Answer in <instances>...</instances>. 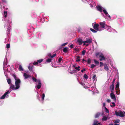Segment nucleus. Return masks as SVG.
Segmentation results:
<instances>
[{"mask_svg": "<svg viewBox=\"0 0 125 125\" xmlns=\"http://www.w3.org/2000/svg\"><path fill=\"white\" fill-rule=\"evenodd\" d=\"M92 25L94 29L98 31H100L104 29H106L109 32H114L115 31L110 26L107 25L105 21L100 22L99 24L93 23Z\"/></svg>", "mask_w": 125, "mask_h": 125, "instance_id": "f257e3e1", "label": "nucleus"}, {"mask_svg": "<svg viewBox=\"0 0 125 125\" xmlns=\"http://www.w3.org/2000/svg\"><path fill=\"white\" fill-rule=\"evenodd\" d=\"M2 21H5L4 27L5 28L7 29L6 33L7 34H8L10 33V30L11 29L10 25L12 22L11 17L8 14L6 11H4V12Z\"/></svg>", "mask_w": 125, "mask_h": 125, "instance_id": "f03ea898", "label": "nucleus"}, {"mask_svg": "<svg viewBox=\"0 0 125 125\" xmlns=\"http://www.w3.org/2000/svg\"><path fill=\"white\" fill-rule=\"evenodd\" d=\"M43 61L42 59H40L38 60L37 62H34L33 63H30L29 65L28 66V68L29 70H32L33 69V68L34 67V65H37L38 66H41V64L40 63Z\"/></svg>", "mask_w": 125, "mask_h": 125, "instance_id": "7ed1b4c3", "label": "nucleus"}, {"mask_svg": "<svg viewBox=\"0 0 125 125\" xmlns=\"http://www.w3.org/2000/svg\"><path fill=\"white\" fill-rule=\"evenodd\" d=\"M12 75L14 77L15 80V86L13 85V89L12 90H16L18 89L20 87V84L21 83L20 80L16 77L15 74H12Z\"/></svg>", "mask_w": 125, "mask_h": 125, "instance_id": "20e7f679", "label": "nucleus"}, {"mask_svg": "<svg viewBox=\"0 0 125 125\" xmlns=\"http://www.w3.org/2000/svg\"><path fill=\"white\" fill-rule=\"evenodd\" d=\"M11 90H6L4 94L0 97V99H3L5 98H8L9 97L8 94H9Z\"/></svg>", "mask_w": 125, "mask_h": 125, "instance_id": "39448f33", "label": "nucleus"}, {"mask_svg": "<svg viewBox=\"0 0 125 125\" xmlns=\"http://www.w3.org/2000/svg\"><path fill=\"white\" fill-rule=\"evenodd\" d=\"M7 61L6 57L4 59L3 62V69L4 70H8V68L9 67V65L7 66Z\"/></svg>", "mask_w": 125, "mask_h": 125, "instance_id": "423d86ee", "label": "nucleus"}, {"mask_svg": "<svg viewBox=\"0 0 125 125\" xmlns=\"http://www.w3.org/2000/svg\"><path fill=\"white\" fill-rule=\"evenodd\" d=\"M115 115L117 116L123 117L125 116V112L122 111H116L115 112Z\"/></svg>", "mask_w": 125, "mask_h": 125, "instance_id": "0eeeda50", "label": "nucleus"}, {"mask_svg": "<svg viewBox=\"0 0 125 125\" xmlns=\"http://www.w3.org/2000/svg\"><path fill=\"white\" fill-rule=\"evenodd\" d=\"M82 1L85 3H86V2H88L89 4L90 2H91V3H90L89 4L90 5V7L91 8L93 7V6H94L95 5V4L94 2L92 0H90L88 2V0H82Z\"/></svg>", "mask_w": 125, "mask_h": 125, "instance_id": "6e6552de", "label": "nucleus"}, {"mask_svg": "<svg viewBox=\"0 0 125 125\" xmlns=\"http://www.w3.org/2000/svg\"><path fill=\"white\" fill-rule=\"evenodd\" d=\"M37 98L42 103L44 100V98L45 96V95L44 93H43L41 96V99L40 98L39 96V95L38 94V92H37Z\"/></svg>", "mask_w": 125, "mask_h": 125, "instance_id": "1a4fd4ad", "label": "nucleus"}, {"mask_svg": "<svg viewBox=\"0 0 125 125\" xmlns=\"http://www.w3.org/2000/svg\"><path fill=\"white\" fill-rule=\"evenodd\" d=\"M42 85L40 79H38L37 82V84L35 86V88L37 89H40Z\"/></svg>", "mask_w": 125, "mask_h": 125, "instance_id": "9d476101", "label": "nucleus"}, {"mask_svg": "<svg viewBox=\"0 0 125 125\" xmlns=\"http://www.w3.org/2000/svg\"><path fill=\"white\" fill-rule=\"evenodd\" d=\"M7 82L10 86V90H12V89H13V84L11 83V81L10 79L9 78L7 80Z\"/></svg>", "mask_w": 125, "mask_h": 125, "instance_id": "9b49d317", "label": "nucleus"}, {"mask_svg": "<svg viewBox=\"0 0 125 125\" xmlns=\"http://www.w3.org/2000/svg\"><path fill=\"white\" fill-rule=\"evenodd\" d=\"M92 40L90 39H87L86 41H83V45L88 46L89 44L92 42Z\"/></svg>", "mask_w": 125, "mask_h": 125, "instance_id": "f8f14e48", "label": "nucleus"}, {"mask_svg": "<svg viewBox=\"0 0 125 125\" xmlns=\"http://www.w3.org/2000/svg\"><path fill=\"white\" fill-rule=\"evenodd\" d=\"M99 58L100 61H102L103 60H105V58L104 57L103 54L102 53H100L99 55Z\"/></svg>", "mask_w": 125, "mask_h": 125, "instance_id": "ddd939ff", "label": "nucleus"}, {"mask_svg": "<svg viewBox=\"0 0 125 125\" xmlns=\"http://www.w3.org/2000/svg\"><path fill=\"white\" fill-rule=\"evenodd\" d=\"M96 7L97 10L101 12L103 10V9L104 8L102 7L100 5H98L96 6Z\"/></svg>", "mask_w": 125, "mask_h": 125, "instance_id": "4468645a", "label": "nucleus"}, {"mask_svg": "<svg viewBox=\"0 0 125 125\" xmlns=\"http://www.w3.org/2000/svg\"><path fill=\"white\" fill-rule=\"evenodd\" d=\"M110 97L111 98L113 99V100L115 102L116 101V99L115 95L114 93H111L110 94Z\"/></svg>", "mask_w": 125, "mask_h": 125, "instance_id": "2eb2a0df", "label": "nucleus"}, {"mask_svg": "<svg viewBox=\"0 0 125 125\" xmlns=\"http://www.w3.org/2000/svg\"><path fill=\"white\" fill-rule=\"evenodd\" d=\"M83 42L82 39L79 38L77 39L76 42L79 45H81L83 43Z\"/></svg>", "mask_w": 125, "mask_h": 125, "instance_id": "dca6fc26", "label": "nucleus"}, {"mask_svg": "<svg viewBox=\"0 0 125 125\" xmlns=\"http://www.w3.org/2000/svg\"><path fill=\"white\" fill-rule=\"evenodd\" d=\"M23 76L24 77L25 79H27L31 77V75L27 74L26 73H24L23 75Z\"/></svg>", "mask_w": 125, "mask_h": 125, "instance_id": "f3484780", "label": "nucleus"}, {"mask_svg": "<svg viewBox=\"0 0 125 125\" xmlns=\"http://www.w3.org/2000/svg\"><path fill=\"white\" fill-rule=\"evenodd\" d=\"M103 16L105 19L107 20H110L111 19V17L109 15H104L103 14H102Z\"/></svg>", "mask_w": 125, "mask_h": 125, "instance_id": "a211bd4d", "label": "nucleus"}, {"mask_svg": "<svg viewBox=\"0 0 125 125\" xmlns=\"http://www.w3.org/2000/svg\"><path fill=\"white\" fill-rule=\"evenodd\" d=\"M109 118L107 116H103V118L102 119V120L103 121H105L109 119Z\"/></svg>", "mask_w": 125, "mask_h": 125, "instance_id": "6ab92c4d", "label": "nucleus"}, {"mask_svg": "<svg viewBox=\"0 0 125 125\" xmlns=\"http://www.w3.org/2000/svg\"><path fill=\"white\" fill-rule=\"evenodd\" d=\"M68 44L67 42L65 43H64L62 44L61 45L59 46V49H61L63 47L65 46L66 45Z\"/></svg>", "mask_w": 125, "mask_h": 125, "instance_id": "aec40b11", "label": "nucleus"}, {"mask_svg": "<svg viewBox=\"0 0 125 125\" xmlns=\"http://www.w3.org/2000/svg\"><path fill=\"white\" fill-rule=\"evenodd\" d=\"M114 85H111L110 86V89L111 93H114Z\"/></svg>", "mask_w": 125, "mask_h": 125, "instance_id": "412c9836", "label": "nucleus"}, {"mask_svg": "<svg viewBox=\"0 0 125 125\" xmlns=\"http://www.w3.org/2000/svg\"><path fill=\"white\" fill-rule=\"evenodd\" d=\"M104 69L105 70H109V68L107 66V64L106 63H104Z\"/></svg>", "mask_w": 125, "mask_h": 125, "instance_id": "4be33fe9", "label": "nucleus"}, {"mask_svg": "<svg viewBox=\"0 0 125 125\" xmlns=\"http://www.w3.org/2000/svg\"><path fill=\"white\" fill-rule=\"evenodd\" d=\"M96 77V75L95 74L94 75L92 79L94 82L95 83L97 80V79Z\"/></svg>", "mask_w": 125, "mask_h": 125, "instance_id": "5701e85b", "label": "nucleus"}, {"mask_svg": "<svg viewBox=\"0 0 125 125\" xmlns=\"http://www.w3.org/2000/svg\"><path fill=\"white\" fill-rule=\"evenodd\" d=\"M100 123L98 122L96 120H94V122L93 125H97L98 124H99Z\"/></svg>", "mask_w": 125, "mask_h": 125, "instance_id": "b1692460", "label": "nucleus"}, {"mask_svg": "<svg viewBox=\"0 0 125 125\" xmlns=\"http://www.w3.org/2000/svg\"><path fill=\"white\" fill-rule=\"evenodd\" d=\"M3 3H1L0 2V6L1 9V11H2L3 12V11L5 10L4 9V7L3 6V7H2V5H1V4H2Z\"/></svg>", "mask_w": 125, "mask_h": 125, "instance_id": "393cba45", "label": "nucleus"}, {"mask_svg": "<svg viewBox=\"0 0 125 125\" xmlns=\"http://www.w3.org/2000/svg\"><path fill=\"white\" fill-rule=\"evenodd\" d=\"M117 83L116 85L115 88L116 89H118H118H119V82H117Z\"/></svg>", "mask_w": 125, "mask_h": 125, "instance_id": "a878e982", "label": "nucleus"}, {"mask_svg": "<svg viewBox=\"0 0 125 125\" xmlns=\"http://www.w3.org/2000/svg\"><path fill=\"white\" fill-rule=\"evenodd\" d=\"M42 33L41 32H38L37 33L38 37L39 38H41L42 35Z\"/></svg>", "mask_w": 125, "mask_h": 125, "instance_id": "bb28decb", "label": "nucleus"}, {"mask_svg": "<svg viewBox=\"0 0 125 125\" xmlns=\"http://www.w3.org/2000/svg\"><path fill=\"white\" fill-rule=\"evenodd\" d=\"M102 11L104 12L105 15H108V14L105 8L103 9V10Z\"/></svg>", "mask_w": 125, "mask_h": 125, "instance_id": "cd10ccee", "label": "nucleus"}, {"mask_svg": "<svg viewBox=\"0 0 125 125\" xmlns=\"http://www.w3.org/2000/svg\"><path fill=\"white\" fill-rule=\"evenodd\" d=\"M68 47H65L63 49V51L65 53H66L68 51Z\"/></svg>", "mask_w": 125, "mask_h": 125, "instance_id": "c85d7f7f", "label": "nucleus"}, {"mask_svg": "<svg viewBox=\"0 0 125 125\" xmlns=\"http://www.w3.org/2000/svg\"><path fill=\"white\" fill-rule=\"evenodd\" d=\"M112 104V105L111 104V103L110 104V106L111 107H115V103L114 102H112L111 103Z\"/></svg>", "mask_w": 125, "mask_h": 125, "instance_id": "c756f323", "label": "nucleus"}, {"mask_svg": "<svg viewBox=\"0 0 125 125\" xmlns=\"http://www.w3.org/2000/svg\"><path fill=\"white\" fill-rule=\"evenodd\" d=\"M100 113H97L95 115V118H97L100 115Z\"/></svg>", "mask_w": 125, "mask_h": 125, "instance_id": "7c9ffc66", "label": "nucleus"}, {"mask_svg": "<svg viewBox=\"0 0 125 125\" xmlns=\"http://www.w3.org/2000/svg\"><path fill=\"white\" fill-rule=\"evenodd\" d=\"M94 61L96 65H99V63L98 61L96 60H94Z\"/></svg>", "mask_w": 125, "mask_h": 125, "instance_id": "2f4dec72", "label": "nucleus"}, {"mask_svg": "<svg viewBox=\"0 0 125 125\" xmlns=\"http://www.w3.org/2000/svg\"><path fill=\"white\" fill-rule=\"evenodd\" d=\"M62 60V58L61 57H59L58 58V63H60L61 61Z\"/></svg>", "mask_w": 125, "mask_h": 125, "instance_id": "473e14b6", "label": "nucleus"}, {"mask_svg": "<svg viewBox=\"0 0 125 125\" xmlns=\"http://www.w3.org/2000/svg\"><path fill=\"white\" fill-rule=\"evenodd\" d=\"M90 30L93 33H96L97 32V30H95L92 28H90Z\"/></svg>", "mask_w": 125, "mask_h": 125, "instance_id": "72a5a7b5", "label": "nucleus"}, {"mask_svg": "<svg viewBox=\"0 0 125 125\" xmlns=\"http://www.w3.org/2000/svg\"><path fill=\"white\" fill-rule=\"evenodd\" d=\"M119 89H118H118H116V93L117 95H119L120 94V90H119Z\"/></svg>", "mask_w": 125, "mask_h": 125, "instance_id": "f704fd0d", "label": "nucleus"}, {"mask_svg": "<svg viewBox=\"0 0 125 125\" xmlns=\"http://www.w3.org/2000/svg\"><path fill=\"white\" fill-rule=\"evenodd\" d=\"M52 60V59L51 58H48V59L46 61V62H51Z\"/></svg>", "mask_w": 125, "mask_h": 125, "instance_id": "c9c22d12", "label": "nucleus"}, {"mask_svg": "<svg viewBox=\"0 0 125 125\" xmlns=\"http://www.w3.org/2000/svg\"><path fill=\"white\" fill-rule=\"evenodd\" d=\"M71 72H69L68 73L71 74H74L77 71H71Z\"/></svg>", "mask_w": 125, "mask_h": 125, "instance_id": "e433bc0d", "label": "nucleus"}, {"mask_svg": "<svg viewBox=\"0 0 125 125\" xmlns=\"http://www.w3.org/2000/svg\"><path fill=\"white\" fill-rule=\"evenodd\" d=\"M104 109L105 110V112L107 113H109V111L107 108L105 107H104Z\"/></svg>", "mask_w": 125, "mask_h": 125, "instance_id": "4c0bfd02", "label": "nucleus"}, {"mask_svg": "<svg viewBox=\"0 0 125 125\" xmlns=\"http://www.w3.org/2000/svg\"><path fill=\"white\" fill-rule=\"evenodd\" d=\"M19 70H23V68L21 65L19 66Z\"/></svg>", "mask_w": 125, "mask_h": 125, "instance_id": "58836bf2", "label": "nucleus"}, {"mask_svg": "<svg viewBox=\"0 0 125 125\" xmlns=\"http://www.w3.org/2000/svg\"><path fill=\"white\" fill-rule=\"evenodd\" d=\"M120 120L119 119H117L114 122L115 124H117V123H118L120 122Z\"/></svg>", "mask_w": 125, "mask_h": 125, "instance_id": "ea45409f", "label": "nucleus"}, {"mask_svg": "<svg viewBox=\"0 0 125 125\" xmlns=\"http://www.w3.org/2000/svg\"><path fill=\"white\" fill-rule=\"evenodd\" d=\"M80 67L79 66H78L77 67H76L75 68V69H76V70H80Z\"/></svg>", "mask_w": 125, "mask_h": 125, "instance_id": "a19ab883", "label": "nucleus"}, {"mask_svg": "<svg viewBox=\"0 0 125 125\" xmlns=\"http://www.w3.org/2000/svg\"><path fill=\"white\" fill-rule=\"evenodd\" d=\"M32 79L33 80V81L35 82H37V80L34 77H32Z\"/></svg>", "mask_w": 125, "mask_h": 125, "instance_id": "79ce46f5", "label": "nucleus"}, {"mask_svg": "<svg viewBox=\"0 0 125 125\" xmlns=\"http://www.w3.org/2000/svg\"><path fill=\"white\" fill-rule=\"evenodd\" d=\"M83 77L84 78H85L86 80H87L88 78V77L87 75L86 74H85L83 75Z\"/></svg>", "mask_w": 125, "mask_h": 125, "instance_id": "37998d69", "label": "nucleus"}, {"mask_svg": "<svg viewBox=\"0 0 125 125\" xmlns=\"http://www.w3.org/2000/svg\"><path fill=\"white\" fill-rule=\"evenodd\" d=\"M87 62L89 64H90L91 62V60L90 58L88 59L87 60Z\"/></svg>", "mask_w": 125, "mask_h": 125, "instance_id": "c03bdc74", "label": "nucleus"}, {"mask_svg": "<svg viewBox=\"0 0 125 125\" xmlns=\"http://www.w3.org/2000/svg\"><path fill=\"white\" fill-rule=\"evenodd\" d=\"M100 66L101 67H102L103 66H104L103 63L102 62H100Z\"/></svg>", "mask_w": 125, "mask_h": 125, "instance_id": "a18cd8bd", "label": "nucleus"}, {"mask_svg": "<svg viewBox=\"0 0 125 125\" xmlns=\"http://www.w3.org/2000/svg\"><path fill=\"white\" fill-rule=\"evenodd\" d=\"M85 52L86 51L85 50L83 51L82 52V55L83 56L85 54Z\"/></svg>", "mask_w": 125, "mask_h": 125, "instance_id": "49530a36", "label": "nucleus"}, {"mask_svg": "<svg viewBox=\"0 0 125 125\" xmlns=\"http://www.w3.org/2000/svg\"><path fill=\"white\" fill-rule=\"evenodd\" d=\"M10 68V70H13L14 69V67L13 66H11Z\"/></svg>", "mask_w": 125, "mask_h": 125, "instance_id": "de8ad7c7", "label": "nucleus"}, {"mask_svg": "<svg viewBox=\"0 0 125 125\" xmlns=\"http://www.w3.org/2000/svg\"><path fill=\"white\" fill-rule=\"evenodd\" d=\"M10 47V45L9 44H6V48H9Z\"/></svg>", "mask_w": 125, "mask_h": 125, "instance_id": "09e8293b", "label": "nucleus"}, {"mask_svg": "<svg viewBox=\"0 0 125 125\" xmlns=\"http://www.w3.org/2000/svg\"><path fill=\"white\" fill-rule=\"evenodd\" d=\"M112 67L115 70H117V68L115 66L113 65L112 66Z\"/></svg>", "mask_w": 125, "mask_h": 125, "instance_id": "8fccbe9b", "label": "nucleus"}, {"mask_svg": "<svg viewBox=\"0 0 125 125\" xmlns=\"http://www.w3.org/2000/svg\"><path fill=\"white\" fill-rule=\"evenodd\" d=\"M2 2L5 3H7V1L6 0H1Z\"/></svg>", "mask_w": 125, "mask_h": 125, "instance_id": "3c124183", "label": "nucleus"}, {"mask_svg": "<svg viewBox=\"0 0 125 125\" xmlns=\"http://www.w3.org/2000/svg\"><path fill=\"white\" fill-rule=\"evenodd\" d=\"M56 55V54H54L50 56V57H51L52 58H53L54 57H55V56Z\"/></svg>", "mask_w": 125, "mask_h": 125, "instance_id": "603ef678", "label": "nucleus"}, {"mask_svg": "<svg viewBox=\"0 0 125 125\" xmlns=\"http://www.w3.org/2000/svg\"><path fill=\"white\" fill-rule=\"evenodd\" d=\"M95 66V65L94 64H92L91 66V68H93Z\"/></svg>", "mask_w": 125, "mask_h": 125, "instance_id": "864d4df0", "label": "nucleus"}, {"mask_svg": "<svg viewBox=\"0 0 125 125\" xmlns=\"http://www.w3.org/2000/svg\"><path fill=\"white\" fill-rule=\"evenodd\" d=\"M81 30V29L80 27H79L78 28V32H79Z\"/></svg>", "mask_w": 125, "mask_h": 125, "instance_id": "5fc2aeb1", "label": "nucleus"}, {"mask_svg": "<svg viewBox=\"0 0 125 125\" xmlns=\"http://www.w3.org/2000/svg\"><path fill=\"white\" fill-rule=\"evenodd\" d=\"M111 100L110 99H108L106 100V101L108 103H110L111 102Z\"/></svg>", "mask_w": 125, "mask_h": 125, "instance_id": "6e6d98bb", "label": "nucleus"}, {"mask_svg": "<svg viewBox=\"0 0 125 125\" xmlns=\"http://www.w3.org/2000/svg\"><path fill=\"white\" fill-rule=\"evenodd\" d=\"M115 79H114L113 80V81L112 82V84L111 85H114V82H115Z\"/></svg>", "mask_w": 125, "mask_h": 125, "instance_id": "4d7b16f0", "label": "nucleus"}, {"mask_svg": "<svg viewBox=\"0 0 125 125\" xmlns=\"http://www.w3.org/2000/svg\"><path fill=\"white\" fill-rule=\"evenodd\" d=\"M70 47L71 48H73V44H71L70 46Z\"/></svg>", "mask_w": 125, "mask_h": 125, "instance_id": "13d9d810", "label": "nucleus"}, {"mask_svg": "<svg viewBox=\"0 0 125 125\" xmlns=\"http://www.w3.org/2000/svg\"><path fill=\"white\" fill-rule=\"evenodd\" d=\"M103 106L104 107H105V103H103Z\"/></svg>", "mask_w": 125, "mask_h": 125, "instance_id": "bf43d9fd", "label": "nucleus"}, {"mask_svg": "<svg viewBox=\"0 0 125 125\" xmlns=\"http://www.w3.org/2000/svg\"><path fill=\"white\" fill-rule=\"evenodd\" d=\"M73 67L74 68H75V67H76V66H75V65H73Z\"/></svg>", "mask_w": 125, "mask_h": 125, "instance_id": "052dcab7", "label": "nucleus"}, {"mask_svg": "<svg viewBox=\"0 0 125 125\" xmlns=\"http://www.w3.org/2000/svg\"><path fill=\"white\" fill-rule=\"evenodd\" d=\"M99 55V53H97L96 54V56H97L98 55Z\"/></svg>", "mask_w": 125, "mask_h": 125, "instance_id": "680f3d73", "label": "nucleus"}, {"mask_svg": "<svg viewBox=\"0 0 125 125\" xmlns=\"http://www.w3.org/2000/svg\"><path fill=\"white\" fill-rule=\"evenodd\" d=\"M80 61V60L79 59H78V60H76V61L77 62H79V61Z\"/></svg>", "mask_w": 125, "mask_h": 125, "instance_id": "e2e57ef3", "label": "nucleus"}, {"mask_svg": "<svg viewBox=\"0 0 125 125\" xmlns=\"http://www.w3.org/2000/svg\"><path fill=\"white\" fill-rule=\"evenodd\" d=\"M114 125H119V124H115Z\"/></svg>", "mask_w": 125, "mask_h": 125, "instance_id": "0e129e2a", "label": "nucleus"}, {"mask_svg": "<svg viewBox=\"0 0 125 125\" xmlns=\"http://www.w3.org/2000/svg\"><path fill=\"white\" fill-rule=\"evenodd\" d=\"M109 125H113V124H109Z\"/></svg>", "mask_w": 125, "mask_h": 125, "instance_id": "69168bd1", "label": "nucleus"}, {"mask_svg": "<svg viewBox=\"0 0 125 125\" xmlns=\"http://www.w3.org/2000/svg\"><path fill=\"white\" fill-rule=\"evenodd\" d=\"M85 70V68H83V70Z\"/></svg>", "mask_w": 125, "mask_h": 125, "instance_id": "338daca9", "label": "nucleus"}, {"mask_svg": "<svg viewBox=\"0 0 125 125\" xmlns=\"http://www.w3.org/2000/svg\"><path fill=\"white\" fill-rule=\"evenodd\" d=\"M83 61H86V60H84V59H83Z\"/></svg>", "mask_w": 125, "mask_h": 125, "instance_id": "774afa93", "label": "nucleus"}]
</instances>
